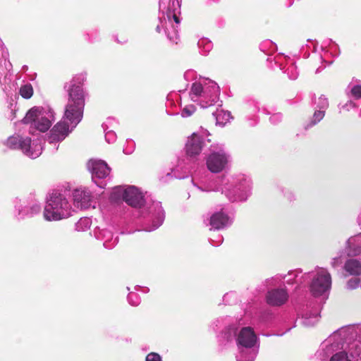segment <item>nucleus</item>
<instances>
[{
    "label": "nucleus",
    "instance_id": "obj_26",
    "mask_svg": "<svg viewBox=\"0 0 361 361\" xmlns=\"http://www.w3.org/2000/svg\"><path fill=\"white\" fill-rule=\"evenodd\" d=\"M200 51L202 55H207L212 49L213 44L207 39H201L198 41Z\"/></svg>",
    "mask_w": 361,
    "mask_h": 361
},
{
    "label": "nucleus",
    "instance_id": "obj_19",
    "mask_svg": "<svg viewBox=\"0 0 361 361\" xmlns=\"http://www.w3.org/2000/svg\"><path fill=\"white\" fill-rule=\"evenodd\" d=\"M14 210L13 212V217L18 221L30 218L29 214V206L20 200L16 199L13 201Z\"/></svg>",
    "mask_w": 361,
    "mask_h": 361
},
{
    "label": "nucleus",
    "instance_id": "obj_40",
    "mask_svg": "<svg viewBox=\"0 0 361 361\" xmlns=\"http://www.w3.org/2000/svg\"><path fill=\"white\" fill-rule=\"evenodd\" d=\"M270 121L274 124H277L282 120V115L280 113H276L270 116Z\"/></svg>",
    "mask_w": 361,
    "mask_h": 361
},
{
    "label": "nucleus",
    "instance_id": "obj_7",
    "mask_svg": "<svg viewBox=\"0 0 361 361\" xmlns=\"http://www.w3.org/2000/svg\"><path fill=\"white\" fill-rule=\"evenodd\" d=\"M72 207L67 197L60 192H53L47 199L43 211L46 221H56L71 216Z\"/></svg>",
    "mask_w": 361,
    "mask_h": 361
},
{
    "label": "nucleus",
    "instance_id": "obj_15",
    "mask_svg": "<svg viewBox=\"0 0 361 361\" xmlns=\"http://www.w3.org/2000/svg\"><path fill=\"white\" fill-rule=\"evenodd\" d=\"M204 145V137L198 133H193L188 137L185 145V151L188 156L195 157L201 152Z\"/></svg>",
    "mask_w": 361,
    "mask_h": 361
},
{
    "label": "nucleus",
    "instance_id": "obj_2",
    "mask_svg": "<svg viewBox=\"0 0 361 361\" xmlns=\"http://www.w3.org/2000/svg\"><path fill=\"white\" fill-rule=\"evenodd\" d=\"M110 198L115 202L123 200L128 204L139 208L144 219L142 230L145 231H154L164 222L165 215L161 202H152L150 205L144 206L143 195L135 186H117L113 189Z\"/></svg>",
    "mask_w": 361,
    "mask_h": 361
},
{
    "label": "nucleus",
    "instance_id": "obj_23",
    "mask_svg": "<svg viewBox=\"0 0 361 361\" xmlns=\"http://www.w3.org/2000/svg\"><path fill=\"white\" fill-rule=\"evenodd\" d=\"M97 238L104 241L103 245L107 249L113 248L118 242L117 238H114L112 233L106 229L99 231Z\"/></svg>",
    "mask_w": 361,
    "mask_h": 361
},
{
    "label": "nucleus",
    "instance_id": "obj_42",
    "mask_svg": "<svg viewBox=\"0 0 361 361\" xmlns=\"http://www.w3.org/2000/svg\"><path fill=\"white\" fill-rule=\"evenodd\" d=\"M357 222L360 226H361V212L357 216Z\"/></svg>",
    "mask_w": 361,
    "mask_h": 361
},
{
    "label": "nucleus",
    "instance_id": "obj_17",
    "mask_svg": "<svg viewBox=\"0 0 361 361\" xmlns=\"http://www.w3.org/2000/svg\"><path fill=\"white\" fill-rule=\"evenodd\" d=\"M288 298V294L286 288H273L269 290L266 295L267 302L271 306H281Z\"/></svg>",
    "mask_w": 361,
    "mask_h": 361
},
{
    "label": "nucleus",
    "instance_id": "obj_30",
    "mask_svg": "<svg viewBox=\"0 0 361 361\" xmlns=\"http://www.w3.org/2000/svg\"><path fill=\"white\" fill-rule=\"evenodd\" d=\"M324 115H325V111L324 110H320V109H316V110L313 114L312 118L310 121V123L309 125V127H312V126L316 125L317 123H318L319 121H321L323 119Z\"/></svg>",
    "mask_w": 361,
    "mask_h": 361
},
{
    "label": "nucleus",
    "instance_id": "obj_24",
    "mask_svg": "<svg viewBox=\"0 0 361 361\" xmlns=\"http://www.w3.org/2000/svg\"><path fill=\"white\" fill-rule=\"evenodd\" d=\"M116 122L114 118H108L103 124V128L105 132V139L108 143H113L116 140V134L112 130H109V127L116 124Z\"/></svg>",
    "mask_w": 361,
    "mask_h": 361
},
{
    "label": "nucleus",
    "instance_id": "obj_20",
    "mask_svg": "<svg viewBox=\"0 0 361 361\" xmlns=\"http://www.w3.org/2000/svg\"><path fill=\"white\" fill-rule=\"evenodd\" d=\"M319 320V310H314L307 309L302 314L300 318L301 324L307 327L313 326Z\"/></svg>",
    "mask_w": 361,
    "mask_h": 361
},
{
    "label": "nucleus",
    "instance_id": "obj_18",
    "mask_svg": "<svg viewBox=\"0 0 361 361\" xmlns=\"http://www.w3.org/2000/svg\"><path fill=\"white\" fill-rule=\"evenodd\" d=\"M8 53L4 47H0V82L1 78H6L12 68V64L8 59Z\"/></svg>",
    "mask_w": 361,
    "mask_h": 361
},
{
    "label": "nucleus",
    "instance_id": "obj_35",
    "mask_svg": "<svg viewBox=\"0 0 361 361\" xmlns=\"http://www.w3.org/2000/svg\"><path fill=\"white\" fill-rule=\"evenodd\" d=\"M287 75L291 80H295L298 76L297 67L292 63L286 70Z\"/></svg>",
    "mask_w": 361,
    "mask_h": 361
},
{
    "label": "nucleus",
    "instance_id": "obj_13",
    "mask_svg": "<svg viewBox=\"0 0 361 361\" xmlns=\"http://www.w3.org/2000/svg\"><path fill=\"white\" fill-rule=\"evenodd\" d=\"M87 168L92 173V180L98 185L97 180L106 178L111 171L107 164L101 159H90Z\"/></svg>",
    "mask_w": 361,
    "mask_h": 361
},
{
    "label": "nucleus",
    "instance_id": "obj_46",
    "mask_svg": "<svg viewBox=\"0 0 361 361\" xmlns=\"http://www.w3.org/2000/svg\"><path fill=\"white\" fill-rule=\"evenodd\" d=\"M360 116H361V109H360Z\"/></svg>",
    "mask_w": 361,
    "mask_h": 361
},
{
    "label": "nucleus",
    "instance_id": "obj_47",
    "mask_svg": "<svg viewBox=\"0 0 361 361\" xmlns=\"http://www.w3.org/2000/svg\"><path fill=\"white\" fill-rule=\"evenodd\" d=\"M0 43H1V41H0ZM1 46H3V45L0 44V47H1Z\"/></svg>",
    "mask_w": 361,
    "mask_h": 361
},
{
    "label": "nucleus",
    "instance_id": "obj_16",
    "mask_svg": "<svg viewBox=\"0 0 361 361\" xmlns=\"http://www.w3.org/2000/svg\"><path fill=\"white\" fill-rule=\"evenodd\" d=\"M209 224L210 229L220 230L232 224V218L222 210L218 211L212 214L209 218Z\"/></svg>",
    "mask_w": 361,
    "mask_h": 361
},
{
    "label": "nucleus",
    "instance_id": "obj_37",
    "mask_svg": "<svg viewBox=\"0 0 361 361\" xmlns=\"http://www.w3.org/2000/svg\"><path fill=\"white\" fill-rule=\"evenodd\" d=\"M29 214H30V217H32L34 216L35 215L39 214L41 211V206L37 204V203H33V204H29Z\"/></svg>",
    "mask_w": 361,
    "mask_h": 361
},
{
    "label": "nucleus",
    "instance_id": "obj_14",
    "mask_svg": "<svg viewBox=\"0 0 361 361\" xmlns=\"http://www.w3.org/2000/svg\"><path fill=\"white\" fill-rule=\"evenodd\" d=\"M73 200L75 207L80 209L94 208L91 192L86 188H77L73 192Z\"/></svg>",
    "mask_w": 361,
    "mask_h": 361
},
{
    "label": "nucleus",
    "instance_id": "obj_4",
    "mask_svg": "<svg viewBox=\"0 0 361 361\" xmlns=\"http://www.w3.org/2000/svg\"><path fill=\"white\" fill-rule=\"evenodd\" d=\"M159 11L162 16L159 17V24L156 30L161 32L164 29L169 39L177 44L178 39V25L180 23V4L179 0H159Z\"/></svg>",
    "mask_w": 361,
    "mask_h": 361
},
{
    "label": "nucleus",
    "instance_id": "obj_43",
    "mask_svg": "<svg viewBox=\"0 0 361 361\" xmlns=\"http://www.w3.org/2000/svg\"><path fill=\"white\" fill-rule=\"evenodd\" d=\"M197 189L200 190L201 191H209L207 189H204L201 187L197 186Z\"/></svg>",
    "mask_w": 361,
    "mask_h": 361
},
{
    "label": "nucleus",
    "instance_id": "obj_33",
    "mask_svg": "<svg viewBox=\"0 0 361 361\" xmlns=\"http://www.w3.org/2000/svg\"><path fill=\"white\" fill-rule=\"evenodd\" d=\"M329 361H352V360L349 358L347 353H345L344 351H341V352L336 353L334 355H333L331 356V357L330 358Z\"/></svg>",
    "mask_w": 361,
    "mask_h": 361
},
{
    "label": "nucleus",
    "instance_id": "obj_44",
    "mask_svg": "<svg viewBox=\"0 0 361 361\" xmlns=\"http://www.w3.org/2000/svg\"><path fill=\"white\" fill-rule=\"evenodd\" d=\"M337 262H338V259H334V262H332V265L334 267H336Z\"/></svg>",
    "mask_w": 361,
    "mask_h": 361
},
{
    "label": "nucleus",
    "instance_id": "obj_29",
    "mask_svg": "<svg viewBox=\"0 0 361 361\" xmlns=\"http://www.w3.org/2000/svg\"><path fill=\"white\" fill-rule=\"evenodd\" d=\"M20 94L25 99H30L33 94V88L30 84H25L20 87Z\"/></svg>",
    "mask_w": 361,
    "mask_h": 361
},
{
    "label": "nucleus",
    "instance_id": "obj_10",
    "mask_svg": "<svg viewBox=\"0 0 361 361\" xmlns=\"http://www.w3.org/2000/svg\"><path fill=\"white\" fill-rule=\"evenodd\" d=\"M310 279L309 289L314 298H321L322 300L328 298L331 286V277L329 271L324 268H318L314 271L305 274Z\"/></svg>",
    "mask_w": 361,
    "mask_h": 361
},
{
    "label": "nucleus",
    "instance_id": "obj_8",
    "mask_svg": "<svg viewBox=\"0 0 361 361\" xmlns=\"http://www.w3.org/2000/svg\"><path fill=\"white\" fill-rule=\"evenodd\" d=\"M4 145L10 149H20L32 159L39 157L43 150V140L39 136L32 139L29 136L16 134L8 137Z\"/></svg>",
    "mask_w": 361,
    "mask_h": 361
},
{
    "label": "nucleus",
    "instance_id": "obj_45",
    "mask_svg": "<svg viewBox=\"0 0 361 361\" xmlns=\"http://www.w3.org/2000/svg\"><path fill=\"white\" fill-rule=\"evenodd\" d=\"M331 43V40H329L328 42H325L326 45H328L329 44Z\"/></svg>",
    "mask_w": 361,
    "mask_h": 361
},
{
    "label": "nucleus",
    "instance_id": "obj_31",
    "mask_svg": "<svg viewBox=\"0 0 361 361\" xmlns=\"http://www.w3.org/2000/svg\"><path fill=\"white\" fill-rule=\"evenodd\" d=\"M316 109L324 110L326 111L327 108L329 107V101L328 99L324 95H321L318 97V99L315 101Z\"/></svg>",
    "mask_w": 361,
    "mask_h": 361
},
{
    "label": "nucleus",
    "instance_id": "obj_39",
    "mask_svg": "<svg viewBox=\"0 0 361 361\" xmlns=\"http://www.w3.org/2000/svg\"><path fill=\"white\" fill-rule=\"evenodd\" d=\"M357 104L355 102L350 99L345 104L342 105L341 109L345 111H350V109L357 108Z\"/></svg>",
    "mask_w": 361,
    "mask_h": 361
},
{
    "label": "nucleus",
    "instance_id": "obj_21",
    "mask_svg": "<svg viewBox=\"0 0 361 361\" xmlns=\"http://www.w3.org/2000/svg\"><path fill=\"white\" fill-rule=\"evenodd\" d=\"M345 250L348 255H357L361 252V233L348 238Z\"/></svg>",
    "mask_w": 361,
    "mask_h": 361
},
{
    "label": "nucleus",
    "instance_id": "obj_5",
    "mask_svg": "<svg viewBox=\"0 0 361 361\" xmlns=\"http://www.w3.org/2000/svg\"><path fill=\"white\" fill-rule=\"evenodd\" d=\"M215 190L221 192L231 202H245L251 195L252 181L243 174L224 178Z\"/></svg>",
    "mask_w": 361,
    "mask_h": 361
},
{
    "label": "nucleus",
    "instance_id": "obj_32",
    "mask_svg": "<svg viewBox=\"0 0 361 361\" xmlns=\"http://www.w3.org/2000/svg\"><path fill=\"white\" fill-rule=\"evenodd\" d=\"M350 351L351 357L353 358L358 357L361 361V342L352 344Z\"/></svg>",
    "mask_w": 361,
    "mask_h": 361
},
{
    "label": "nucleus",
    "instance_id": "obj_9",
    "mask_svg": "<svg viewBox=\"0 0 361 361\" xmlns=\"http://www.w3.org/2000/svg\"><path fill=\"white\" fill-rule=\"evenodd\" d=\"M23 123L30 125L31 128L45 132L55 121V113L49 106L31 108L23 118Z\"/></svg>",
    "mask_w": 361,
    "mask_h": 361
},
{
    "label": "nucleus",
    "instance_id": "obj_12",
    "mask_svg": "<svg viewBox=\"0 0 361 361\" xmlns=\"http://www.w3.org/2000/svg\"><path fill=\"white\" fill-rule=\"evenodd\" d=\"M345 270L353 278L347 282L348 289L361 287V258L350 259L345 263Z\"/></svg>",
    "mask_w": 361,
    "mask_h": 361
},
{
    "label": "nucleus",
    "instance_id": "obj_1",
    "mask_svg": "<svg viewBox=\"0 0 361 361\" xmlns=\"http://www.w3.org/2000/svg\"><path fill=\"white\" fill-rule=\"evenodd\" d=\"M85 79V75L82 73L76 75L68 86L65 87L68 95V102L62 120L50 131L48 137L50 144L63 140L82 120L85 101V92L82 85Z\"/></svg>",
    "mask_w": 361,
    "mask_h": 361
},
{
    "label": "nucleus",
    "instance_id": "obj_38",
    "mask_svg": "<svg viewBox=\"0 0 361 361\" xmlns=\"http://www.w3.org/2000/svg\"><path fill=\"white\" fill-rule=\"evenodd\" d=\"M145 361H162V357L159 354L152 352L147 355Z\"/></svg>",
    "mask_w": 361,
    "mask_h": 361
},
{
    "label": "nucleus",
    "instance_id": "obj_25",
    "mask_svg": "<svg viewBox=\"0 0 361 361\" xmlns=\"http://www.w3.org/2000/svg\"><path fill=\"white\" fill-rule=\"evenodd\" d=\"M213 115L216 118V124L221 126L226 125L231 118V114L222 109L217 110L215 113H213Z\"/></svg>",
    "mask_w": 361,
    "mask_h": 361
},
{
    "label": "nucleus",
    "instance_id": "obj_27",
    "mask_svg": "<svg viewBox=\"0 0 361 361\" xmlns=\"http://www.w3.org/2000/svg\"><path fill=\"white\" fill-rule=\"evenodd\" d=\"M91 219L88 217L80 219L75 224V230L77 231H85L90 228L91 226Z\"/></svg>",
    "mask_w": 361,
    "mask_h": 361
},
{
    "label": "nucleus",
    "instance_id": "obj_41",
    "mask_svg": "<svg viewBox=\"0 0 361 361\" xmlns=\"http://www.w3.org/2000/svg\"><path fill=\"white\" fill-rule=\"evenodd\" d=\"M194 75H195V72L192 70H188L185 73L184 77L187 80H188L192 79V78L194 76Z\"/></svg>",
    "mask_w": 361,
    "mask_h": 361
},
{
    "label": "nucleus",
    "instance_id": "obj_22",
    "mask_svg": "<svg viewBox=\"0 0 361 361\" xmlns=\"http://www.w3.org/2000/svg\"><path fill=\"white\" fill-rule=\"evenodd\" d=\"M345 93L349 97H353L355 99H361V80L353 78L348 83Z\"/></svg>",
    "mask_w": 361,
    "mask_h": 361
},
{
    "label": "nucleus",
    "instance_id": "obj_28",
    "mask_svg": "<svg viewBox=\"0 0 361 361\" xmlns=\"http://www.w3.org/2000/svg\"><path fill=\"white\" fill-rule=\"evenodd\" d=\"M300 273L301 271L299 270L289 271L288 274L284 276L286 283L288 284L298 283L299 282L298 278Z\"/></svg>",
    "mask_w": 361,
    "mask_h": 361
},
{
    "label": "nucleus",
    "instance_id": "obj_36",
    "mask_svg": "<svg viewBox=\"0 0 361 361\" xmlns=\"http://www.w3.org/2000/svg\"><path fill=\"white\" fill-rule=\"evenodd\" d=\"M128 302L133 306H137L140 304V299L136 293L130 292L128 296Z\"/></svg>",
    "mask_w": 361,
    "mask_h": 361
},
{
    "label": "nucleus",
    "instance_id": "obj_11",
    "mask_svg": "<svg viewBox=\"0 0 361 361\" xmlns=\"http://www.w3.org/2000/svg\"><path fill=\"white\" fill-rule=\"evenodd\" d=\"M230 161V155L221 146H212L206 164L212 173H220L228 167Z\"/></svg>",
    "mask_w": 361,
    "mask_h": 361
},
{
    "label": "nucleus",
    "instance_id": "obj_3",
    "mask_svg": "<svg viewBox=\"0 0 361 361\" xmlns=\"http://www.w3.org/2000/svg\"><path fill=\"white\" fill-rule=\"evenodd\" d=\"M224 336L228 341L235 338L238 350L237 361L255 360L259 344L257 336L252 327L232 324L226 330Z\"/></svg>",
    "mask_w": 361,
    "mask_h": 361
},
{
    "label": "nucleus",
    "instance_id": "obj_6",
    "mask_svg": "<svg viewBox=\"0 0 361 361\" xmlns=\"http://www.w3.org/2000/svg\"><path fill=\"white\" fill-rule=\"evenodd\" d=\"M219 94L220 88L216 82L200 77L192 84L190 97L202 108H207L218 101Z\"/></svg>",
    "mask_w": 361,
    "mask_h": 361
},
{
    "label": "nucleus",
    "instance_id": "obj_34",
    "mask_svg": "<svg viewBox=\"0 0 361 361\" xmlns=\"http://www.w3.org/2000/svg\"><path fill=\"white\" fill-rule=\"evenodd\" d=\"M195 110L196 107L193 104L186 105L183 108L180 116L183 118L190 117L195 113Z\"/></svg>",
    "mask_w": 361,
    "mask_h": 361
}]
</instances>
